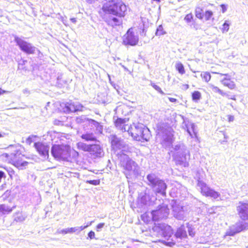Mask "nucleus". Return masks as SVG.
<instances>
[{"label": "nucleus", "mask_w": 248, "mask_h": 248, "mask_svg": "<svg viewBox=\"0 0 248 248\" xmlns=\"http://www.w3.org/2000/svg\"><path fill=\"white\" fill-rule=\"evenodd\" d=\"M138 41V37L134 34L132 29H130L124 36L123 43L125 45L135 46Z\"/></svg>", "instance_id": "obj_13"}, {"label": "nucleus", "mask_w": 248, "mask_h": 248, "mask_svg": "<svg viewBox=\"0 0 248 248\" xmlns=\"http://www.w3.org/2000/svg\"><path fill=\"white\" fill-rule=\"evenodd\" d=\"M93 221L89 222L87 223V224L86 225L87 226V228L89 227V226L91 225Z\"/></svg>", "instance_id": "obj_64"}, {"label": "nucleus", "mask_w": 248, "mask_h": 248, "mask_svg": "<svg viewBox=\"0 0 248 248\" xmlns=\"http://www.w3.org/2000/svg\"><path fill=\"white\" fill-rule=\"evenodd\" d=\"M28 164V162L25 161H23L22 159L19 160L18 161H16L15 159L14 160V164L15 167L20 170H23L26 168Z\"/></svg>", "instance_id": "obj_29"}, {"label": "nucleus", "mask_w": 248, "mask_h": 248, "mask_svg": "<svg viewBox=\"0 0 248 248\" xmlns=\"http://www.w3.org/2000/svg\"><path fill=\"white\" fill-rule=\"evenodd\" d=\"M201 76L203 80H204L205 82H208L211 79V75L208 72H202L201 74Z\"/></svg>", "instance_id": "obj_34"}, {"label": "nucleus", "mask_w": 248, "mask_h": 248, "mask_svg": "<svg viewBox=\"0 0 248 248\" xmlns=\"http://www.w3.org/2000/svg\"><path fill=\"white\" fill-rule=\"evenodd\" d=\"M7 91L2 90L0 88V95L3 94L4 93H6Z\"/></svg>", "instance_id": "obj_62"}, {"label": "nucleus", "mask_w": 248, "mask_h": 248, "mask_svg": "<svg viewBox=\"0 0 248 248\" xmlns=\"http://www.w3.org/2000/svg\"><path fill=\"white\" fill-rule=\"evenodd\" d=\"M77 145L78 149L89 152L91 151L92 144H87L82 142H79L77 143Z\"/></svg>", "instance_id": "obj_30"}, {"label": "nucleus", "mask_w": 248, "mask_h": 248, "mask_svg": "<svg viewBox=\"0 0 248 248\" xmlns=\"http://www.w3.org/2000/svg\"><path fill=\"white\" fill-rule=\"evenodd\" d=\"M175 67L177 70L181 75H183L185 73V70L183 64L180 62H178L175 64Z\"/></svg>", "instance_id": "obj_32"}, {"label": "nucleus", "mask_w": 248, "mask_h": 248, "mask_svg": "<svg viewBox=\"0 0 248 248\" xmlns=\"http://www.w3.org/2000/svg\"><path fill=\"white\" fill-rule=\"evenodd\" d=\"M15 41L22 51L28 54H33L35 53L36 47L31 44L17 36L15 37Z\"/></svg>", "instance_id": "obj_9"}, {"label": "nucleus", "mask_w": 248, "mask_h": 248, "mask_svg": "<svg viewBox=\"0 0 248 248\" xmlns=\"http://www.w3.org/2000/svg\"><path fill=\"white\" fill-rule=\"evenodd\" d=\"M151 85L158 92L162 94H164V93L162 91L161 88L155 85V83L151 82Z\"/></svg>", "instance_id": "obj_42"}, {"label": "nucleus", "mask_w": 248, "mask_h": 248, "mask_svg": "<svg viewBox=\"0 0 248 248\" xmlns=\"http://www.w3.org/2000/svg\"><path fill=\"white\" fill-rule=\"evenodd\" d=\"M34 146L40 155L45 158H48L49 147L47 144L38 142L34 144Z\"/></svg>", "instance_id": "obj_16"}, {"label": "nucleus", "mask_w": 248, "mask_h": 248, "mask_svg": "<svg viewBox=\"0 0 248 248\" xmlns=\"http://www.w3.org/2000/svg\"><path fill=\"white\" fill-rule=\"evenodd\" d=\"M230 25V23L228 21H225L222 28V32H227L229 31Z\"/></svg>", "instance_id": "obj_40"}, {"label": "nucleus", "mask_w": 248, "mask_h": 248, "mask_svg": "<svg viewBox=\"0 0 248 248\" xmlns=\"http://www.w3.org/2000/svg\"><path fill=\"white\" fill-rule=\"evenodd\" d=\"M183 128L186 130L188 134L191 138H193L194 136H196V132L195 131V124L189 122L187 119L183 118Z\"/></svg>", "instance_id": "obj_17"}, {"label": "nucleus", "mask_w": 248, "mask_h": 248, "mask_svg": "<svg viewBox=\"0 0 248 248\" xmlns=\"http://www.w3.org/2000/svg\"><path fill=\"white\" fill-rule=\"evenodd\" d=\"M102 10L106 13L118 16V17H116L110 16L106 20V22L108 25L115 26L122 24L123 20L122 17L125 16L127 8L122 1L109 0L104 3Z\"/></svg>", "instance_id": "obj_1"}, {"label": "nucleus", "mask_w": 248, "mask_h": 248, "mask_svg": "<svg viewBox=\"0 0 248 248\" xmlns=\"http://www.w3.org/2000/svg\"><path fill=\"white\" fill-rule=\"evenodd\" d=\"M174 141L173 131L171 128L166 130L162 135L161 144L167 148L170 147Z\"/></svg>", "instance_id": "obj_14"}, {"label": "nucleus", "mask_w": 248, "mask_h": 248, "mask_svg": "<svg viewBox=\"0 0 248 248\" xmlns=\"http://www.w3.org/2000/svg\"><path fill=\"white\" fill-rule=\"evenodd\" d=\"M81 138L86 141H96L97 138L94 134L90 131L84 132L80 136Z\"/></svg>", "instance_id": "obj_23"}, {"label": "nucleus", "mask_w": 248, "mask_h": 248, "mask_svg": "<svg viewBox=\"0 0 248 248\" xmlns=\"http://www.w3.org/2000/svg\"><path fill=\"white\" fill-rule=\"evenodd\" d=\"M193 15L191 13H190V14H187L185 18H184V20L187 23H190L192 20H193Z\"/></svg>", "instance_id": "obj_41"}, {"label": "nucleus", "mask_w": 248, "mask_h": 248, "mask_svg": "<svg viewBox=\"0 0 248 248\" xmlns=\"http://www.w3.org/2000/svg\"><path fill=\"white\" fill-rule=\"evenodd\" d=\"M162 25H159L156 29L155 34L157 36H160L165 34Z\"/></svg>", "instance_id": "obj_39"}, {"label": "nucleus", "mask_w": 248, "mask_h": 248, "mask_svg": "<svg viewBox=\"0 0 248 248\" xmlns=\"http://www.w3.org/2000/svg\"><path fill=\"white\" fill-rule=\"evenodd\" d=\"M109 140L113 149L115 150L122 149V152L125 151L123 149L125 148V144L120 138H118L115 135H111L109 137Z\"/></svg>", "instance_id": "obj_15"}, {"label": "nucleus", "mask_w": 248, "mask_h": 248, "mask_svg": "<svg viewBox=\"0 0 248 248\" xmlns=\"http://www.w3.org/2000/svg\"><path fill=\"white\" fill-rule=\"evenodd\" d=\"M95 130L97 133H102L103 132V126L98 122L95 123Z\"/></svg>", "instance_id": "obj_38"}, {"label": "nucleus", "mask_w": 248, "mask_h": 248, "mask_svg": "<svg viewBox=\"0 0 248 248\" xmlns=\"http://www.w3.org/2000/svg\"><path fill=\"white\" fill-rule=\"evenodd\" d=\"M170 210L168 206L166 204L159 205L157 209L153 210L152 216L153 220L156 221L160 219H166L168 217Z\"/></svg>", "instance_id": "obj_8"}, {"label": "nucleus", "mask_w": 248, "mask_h": 248, "mask_svg": "<svg viewBox=\"0 0 248 248\" xmlns=\"http://www.w3.org/2000/svg\"><path fill=\"white\" fill-rule=\"evenodd\" d=\"M71 148L67 145H53L51 153L58 160H67L70 157Z\"/></svg>", "instance_id": "obj_4"}, {"label": "nucleus", "mask_w": 248, "mask_h": 248, "mask_svg": "<svg viewBox=\"0 0 248 248\" xmlns=\"http://www.w3.org/2000/svg\"><path fill=\"white\" fill-rule=\"evenodd\" d=\"M169 100L171 102H175L176 101V99L173 98H169Z\"/></svg>", "instance_id": "obj_61"}, {"label": "nucleus", "mask_w": 248, "mask_h": 248, "mask_svg": "<svg viewBox=\"0 0 248 248\" xmlns=\"http://www.w3.org/2000/svg\"><path fill=\"white\" fill-rule=\"evenodd\" d=\"M213 15V12L211 11H206L205 13V17L206 20H208L210 19Z\"/></svg>", "instance_id": "obj_44"}, {"label": "nucleus", "mask_w": 248, "mask_h": 248, "mask_svg": "<svg viewBox=\"0 0 248 248\" xmlns=\"http://www.w3.org/2000/svg\"><path fill=\"white\" fill-rule=\"evenodd\" d=\"M120 165L127 179L136 178L140 174V167L127 155L123 153L120 156Z\"/></svg>", "instance_id": "obj_2"}, {"label": "nucleus", "mask_w": 248, "mask_h": 248, "mask_svg": "<svg viewBox=\"0 0 248 248\" xmlns=\"http://www.w3.org/2000/svg\"><path fill=\"white\" fill-rule=\"evenodd\" d=\"M167 187V185L164 181L160 179L153 189L156 193H160L163 196H165Z\"/></svg>", "instance_id": "obj_21"}, {"label": "nucleus", "mask_w": 248, "mask_h": 248, "mask_svg": "<svg viewBox=\"0 0 248 248\" xmlns=\"http://www.w3.org/2000/svg\"><path fill=\"white\" fill-rule=\"evenodd\" d=\"M70 20L74 23H76V22H77V20H76V18H71L70 19Z\"/></svg>", "instance_id": "obj_63"}, {"label": "nucleus", "mask_w": 248, "mask_h": 248, "mask_svg": "<svg viewBox=\"0 0 248 248\" xmlns=\"http://www.w3.org/2000/svg\"><path fill=\"white\" fill-rule=\"evenodd\" d=\"M248 229V223L242 221L236 223L231 226L227 231L226 234L229 236H233L236 233Z\"/></svg>", "instance_id": "obj_11"}, {"label": "nucleus", "mask_w": 248, "mask_h": 248, "mask_svg": "<svg viewBox=\"0 0 248 248\" xmlns=\"http://www.w3.org/2000/svg\"><path fill=\"white\" fill-rule=\"evenodd\" d=\"M32 137H29L27 138V139L26 140V143L29 145H30L31 142H32Z\"/></svg>", "instance_id": "obj_54"}, {"label": "nucleus", "mask_w": 248, "mask_h": 248, "mask_svg": "<svg viewBox=\"0 0 248 248\" xmlns=\"http://www.w3.org/2000/svg\"><path fill=\"white\" fill-rule=\"evenodd\" d=\"M89 153L97 157H101L104 156V152L102 148L98 144H92L91 151Z\"/></svg>", "instance_id": "obj_22"}, {"label": "nucleus", "mask_w": 248, "mask_h": 248, "mask_svg": "<svg viewBox=\"0 0 248 248\" xmlns=\"http://www.w3.org/2000/svg\"><path fill=\"white\" fill-rule=\"evenodd\" d=\"M153 229L161 234L165 238L171 237L173 233L171 226L165 223L155 224Z\"/></svg>", "instance_id": "obj_10"}, {"label": "nucleus", "mask_w": 248, "mask_h": 248, "mask_svg": "<svg viewBox=\"0 0 248 248\" xmlns=\"http://www.w3.org/2000/svg\"><path fill=\"white\" fill-rule=\"evenodd\" d=\"M187 227L189 235L192 237L194 236L195 235V232L193 231V229L189 226H187Z\"/></svg>", "instance_id": "obj_48"}, {"label": "nucleus", "mask_w": 248, "mask_h": 248, "mask_svg": "<svg viewBox=\"0 0 248 248\" xmlns=\"http://www.w3.org/2000/svg\"><path fill=\"white\" fill-rule=\"evenodd\" d=\"M131 135L135 140L144 141H148L150 139V131L143 124H139L134 125V128L131 127Z\"/></svg>", "instance_id": "obj_5"}, {"label": "nucleus", "mask_w": 248, "mask_h": 248, "mask_svg": "<svg viewBox=\"0 0 248 248\" xmlns=\"http://www.w3.org/2000/svg\"><path fill=\"white\" fill-rule=\"evenodd\" d=\"M128 121L126 119L118 118L115 122L116 127L122 132H129L130 127L125 123Z\"/></svg>", "instance_id": "obj_20"}, {"label": "nucleus", "mask_w": 248, "mask_h": 248, "mask_svg": "<svg viewBox=\"0 0 248 248\" xmlns=\"http://www.w3.org/2000/svg\"><path fill=\"white\" fill-rule=\"evenodd\" d=\"M56 233H59V234H67L66 230L65 229H62V230H58L57 231Z\"/></svg>", "instance_id": "obj_52"}, {"label": "nucleus", "mask_w": 248, "mask_h": 248, "mask_svg": "<svg viewBox=\"0 0 248 248\" xmlns=\"http://www.w3.org/2000/svg\"><path fill=\"white\" fill-rule=\"evenodd\" d=\"M97 121L92 119H89L88 120V122L87 124H89V126H90L92 128H94V127L95 126V123H96Z\"/></svg>", "instance_id": "obj_46"}, {"label": "nucleus", "mask_w": 248, "mask_h": 248, "mask_svg": "<svg viewBox=\"0 0 248 248\" xmlns=\"http://www.w3.org/2000/svg\"><path fill=\"white\" fill-rule=\"evenodd\" d=\"M24 220L25 217L21 214H18L17 216L15 218V220L16 222H22Z\"/></svg>", "instance_id": "obj_43"}, {"label": "nucleus", "mask_w": 248, "mask_h": 248, "mask_svg": "<svg viewBox=\"0 0 248 248\" xmlns=\"http://www.w3.org/2000/svg\"><path fill=\"white\" fill-rule=\"evenodd\" d=\"M24 155L19 151H16L9 155L10 161L12 164H14V160H15V159L16 161H18L22 159Z\"/></svg>", "instance_id": "obj_26"}, {"label": "nucleus", "mask_w": 248, "mask_h": 248, "mask_svg": "<svg viewBox=\"0 0 248 248\" xmlns=\"http://www.w3.org/2000/svg\"><path fill=\"white\" fill-rule=\"evenodd\" d=\"M172 212L173 217L178 220H184L187 218L190 212L188 206H182L175 201L171 202Z\"/></svg>", "instance_id": "obj_6"}, {"label": "nucleus", "mask_w": 248, "mask_h": 248, "mask_svg": "<svg viewBox=\"0 0 248 248\" xmlns=\"http://www.w3.org/2000/svg\"><path fill=\"white\" fill-rule=\"evenodd\" d=\"M148 184L151 186L152 188L159 182L160 179L155 173H151L147 176Z\"/></svg>", "instance_id": "obj_24"}, {"label": "nucleus", "mask_w": 248, "mask_h": 248, "mask_svg": "<svg viewBox=\"0 0 248 248\" xmlns=\"http://www.w3.org/2000/svg\"><path fill=\"white\" fill-rule=\"evenodd\" d=\"M83 106L78 103L68 102L65 104L63 108L65 113L74 112L77 111H81Z\"/></svg>", "instance_id": "obj_18"}, {"label": "nucleus", "mask_w": 248, "mask_h": 248, "mask_svg": "<svg viewBox=\"0 0 248 248\" xmlns=\"http://www.w3.org/2000/svg\"><path fill=\"white\" fill-rule=\"evenodd\" d=\"M77 229H78V232H81V231L83 230L84 229H85V228H87V226H81L80 227H76Z\"/></svg>", "instance_id": "obj_53"}, {"label": "nucleus", "mask_w": 248, "mask_h": 248, "mask_svg": "<svg viewBox=\"0 0 248 248\" xmlns=\"http://www.w3.org/2000/svg\"><path fill=\"white\" fill-rule=\"evenodd\" d=\"M15 206L11 207L5 204H0V215H4L10 213Z\"/></svg>", "instance_id": "obj_28"}, {"label": "nucleus", "mask_w": 248, "mask_h": 248, "mask_svg": "<svg viewBox=\"0 0 248 248\" xmlns=\"http://www.w3.org/2000/svg\"><path fill=\"white\" fill-rule=\"evenodd\" d=\"M104 223H101L98 224L96 226V231L97 232L100 231V230L104 226Z\"/></svg>", "instance_id": "obj_51"}, {"label": "nucleus", "mask_w": 248, "mask_h": 248, "mask_svg": "<svg viewBox=\"0 0 248 248\" xmlns=\"http://www.w3.org/2000/svg\"><path fill=\"white\" fill-rule=\"evenodd\" d=\"M24 155L19 151H16L9 155L10 161L12 164H14V160H15V159L16 161H18L22 159Z\"/></svg>", "instance_id": "obj_27"}, {"label": "nucleus", "mask_w": 248, "mask_h": 248, "mask_svg": "<svg viewBox=\"0 0 248 248\" xmlns=\"http://www.w3.org/2000/svg\"><path fill=\"white\" fill-rule=\"evenodd\" d=\"M192 97L193 100L196 101L201 98V94L199 91H195L192 93Z\"/></svg>", "instance_id": "obj_37"}, {"label": "nucleus", "mask_w": 248, "mask_h": 248, "mask_svg": "<svg viewBox=\"0 0 248 248\" xmlns=\"http://www.w3.org/2000/svg\"><path fill=\"white\" fill-rule=\"evenodd\" d=\"M209 87L214 92L218 93L222 96H224L225 95V92L219 89L217 87L215 86L212 84H209Z\"/></svg>", "instance_id": "obj_31"}, {"label": "nucleus", "mask_w": 248, "mask_h": 248, "mask_svg": "<svg viewBox=\"0 0 248 248\" xmlns=\"http://www.w3.org/2000/svg\"><path fill=\"white\" fill-rule=\"evenodd\" d=\"M174 153L173 157L178 164L185 167L189 165L190 154L186 146L183 143H179L172 147Z\"/></svg>", "instance_id": "obj_3"}, {"label": "nucleus", "mask_w": 248, "mask_h": 248, "mask_svg": "<svg viewBox=\"0 0 248 248\" xmlns=\"http://www.w3.org/2000/svg\"><path fill=\"white\" fill-rule=\"evenodd\" d=\"M23 93H24V94H28L29 93V91L28 90V89H25L24 90H23Z\"/></svg>", "instance_id": "obj_60"}, {"label": "nucleus", "mask_w": 248, "mask_h": 248, "mask_svg": "<svg viewBox=\"0 0 248 248\" xmlns=\"http://www.w3.org/2000/svg\"><path fill=\"white\" fill-rule=\"evenodd\" d=\"M176 238L182 239L187 237V233L184 225H181L178 228L174 234Z\"/></svg>", "instance_id": "obj_25"}, {"label": "nucleus", "mask_w": 248, "mask_h": 248, "mask_svg": "<svg viewBox=\"0 0 248 248\" xmlns=\"http://www.w3.org/2000/svg\"><path fill=\"white\" fill-rule=\"evenodd\" d=\"M188 88H189V85L188 84L183 85V88H182L183 89L186 90L188 89Z\"/></svg>", "instance_id": "obj_59"}, {"label": "nucleus", "mask_w": 248, "mask_h": 248, "mask_svg": "<svg viewBox=\"0 0 248 248\" xmlns=\"http://www.w3.org/2000/svg\"><path fill=\"white\" fill-rule=\"evenodd\" d=\"M7 135V134L3 132H0V138H3L5 137Z\"/></svg>", "instance_id": "obj_58"}, {"label": "nucleus", "mask_w": 248, "mask_h": 248, "mask_svg": "<svg viewBox=\"0 0 248 248\" xmlns=\"http://www.w3.org/2000/svg\"><path fill=\"white\" fill-rule=\"evenodd\" d=\"M237 211L242 220H248V201L240 202L237 206Z\"/></svg>", "instance_id": "obj_12"}, {"label": "nucleus", "mask_w": 248, "mask_h": 248, "mask_svg": "<svg viewBox=\"0 0 248 248\" xmlns=\"http://www.w3.org/2000/svg\"><path fill=\"white\" fill-rule=\"evenodd\" d=\"M221 7H222V12L225 13L226 12V11L227 10L226 6L224 4H221Z\"/></svg>", "instance_id": "obj_57"}, {"label": "nucleus", "mask_w": 248, "mask_h": 248, "mask_svg": "<svg viewBox=\"0 0 248 248\" xmlns=\"http://www.w3.org/2000/svg\"><path fill=\"white\" fill-rule=\"evenodd\" d=\"M225 95H224V96H226L228 99H232V100H236L235 96L234 95H230V94H229L228 93H225Z\"/></svg>", "instance_id": "obj_49"}, {"label": "nucleus", "mask_w": 248, "mask_h": 248, "mask_svg": "<svg viewBox=\"0 0 248 248\" xmlns=\"http://www.w3.org/2000/svg\"><path fill=\"white\" fill-rule=\"evenodd\" d=\"M221 76H224L225 77L220 80V82L225 86L227 87L231 90L234 89L235 88L234 82L231 79V76L228 74H223L218 73Z\"/></svg>", "instance_id": "obj_19"}, {"label": "nucleus", "mask_w": 248, "mask_h": 248, "mask_svg": "<svg viewBox=\"0 0 248 248\" xmlns=\"http://www.w3.org/2000/svg\"><path fill=\"white\" fill-rule=\"evenodd\" d=\"M5 177V174L3 171H0V183L2 178Z\"/></svg>", "instance_id": "obj_55"}, {"label": "nucleus", "mask_w": 248, "mask_h": 248, "mask_svg": "<svg viewBox=\"0 0 248 248\" xmlns=\"http://www.w3.org/2000/svg\"><path fill=\"white\" fill-rule=\"evenodd\" d=\"M65 119H66L65 117H61L60 120L55 119L53 122V124L56 125H62Z\"/></svg>", "instance_id": "obj_35"}, {"label": "nucleus", "mask_w": 248, "mask_h": 248, "mask_svg": "<svg viewBox=\"0 0 248 248\" xmlns=\"http://www.w3.org/2000/svg\"><path fill=\"white\" fill-rule=\"evenodd\" d=\"M196 16L199 18L202 19L203 18L202 10L200 7H198L195 10Z\"/></svg>", "instance_id": "obj_36"}, {"label": "nucleus", "mask_w": 248, "mask_h": 248, "mask_svg": "<svg viewBox=\"0 0 248 248\" xmlns=\"http://www.w3.org/2000/svg\"><path fill=\"white\" fill-rule=\"evenodd\" d=\"M87 183H89L90 184L96 186V185H99V180H89V181H87Z\"/></svg>", "instance_id": "obj_47"}, {"label": "nucleus", "mask_w": 248, "mask_h": 248, "mask_svg": "<svg viewBox=\"0 0 248 248\" xmlns=\"http://www.w3.org/2000/svg\"><path fill=\"white\" fill-rule=\"evenodd\" d=\"M197 186L201 189V193L203 195L209 196L215 199H221L220 194L218 192L209 187L203 181L198 180Z\"/></svg>", "instance_id": "obj_7"}, {"label": "nucleus", "mask_w": 248, "mask_h": 248, "mask_svg": "<svg viewBox=\"0 0 248 248\" xmlns=\"http://www.w3.org/2000/svg\"><path fill=\"white\" fill-rule=\"evenodd\" d=\"M88 237L91 239H93L95 238L94 232L91 231L88 234Z\"/></svg>", "instance_id": "obj_50"}, {"label": "nucleus", "mask_w": 248, "mask_h": 248, "mask_svg": "<svg viewBox=\"0 0 248 248\" xmlns=\"http://www.w3.org/2000/svg\"><path fill=\"white\" fill-rule=\"evenodd\" d=\"M234 120V117L232 115L228 116V121L229 122H232Z\"/></svg>", "instance_id": "obj_56"}, {"label": "nucleus", "mask_w": 248, "mask_h": 248, "mask_svg": "<svg viewBox=\"0 0 248 248\" xmlns=\"http://www.w3.org/2000/svg\"><path fill=\"white\" fill-rule=\"evenodd\" d=\"M67 233H73L78 231V229L76 227H72L66 229Z\"/></svg>", "instance_id": "obj_45"}, {"label": "nucleus", "mask_w": 248, "mask_h": 248, "mask_svg": "<svg viewBox=\"0 0 248 248\" xmlns=\"http://www.w3.org/2000/svg\"><path fill=\"white\" fill-rule=\"evenodd\" d=\"M89 118H87L85 115H81L80 116H79L76 118V121L78 124H81V123H86L87 124Z\"/></svg>", "instance_id": "obj_33"}]
</instances>
